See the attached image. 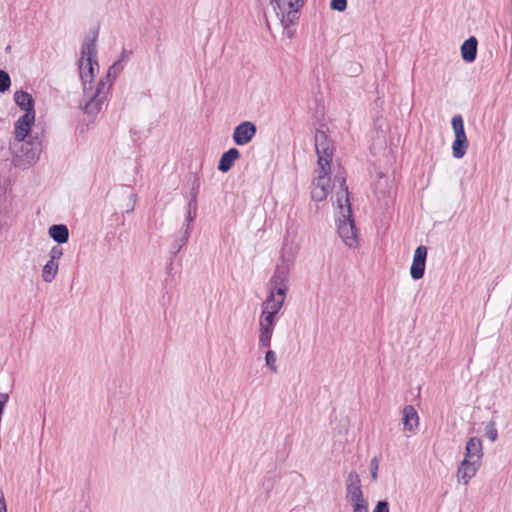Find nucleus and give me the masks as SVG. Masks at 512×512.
I'll use <instances>...</instances> for the list:
<instances>
[{
	"mask_svg": "<svg viewBox=\"0 0 512 512\" xmlns=\"http://www.w3.org/2000/svg\"><path fill=\"white\" fill-rule=\"evenodd\" d=\"M338 183L340 191L336 193V207L339 209L337 230L340 238L350 248L358 246V230L352 214L350 194L346 184V178L340 174L334 177V185Z\"/></svg>",
	"mask_w": 512,
	"mask_h": 512,
	"instance_id": "obj_1",
	"label": "nucleus"
},
{
	"mask_svg": "<svg viewBox=\"0 0 512 512\" xmlns=\"http://www.w3.org/2000/svg\"><path fill=\"white\" fill-rule=\"evenodd\" d=\"M9 151L11 165L20 170H27L39 160L42 143L37 135L30 137L28 141H10Z\"/></svg>",
	"mask_w": 512,
	"mask_h": 512,
	"instance_id": "obj_2",
	"label": "nucleus"
},
{
	"mask_svg": "<svg viewBox=\"0 0 512 512\" xmlns=\"http://www.w3.org/2000/svg\"><path fill=\"white\" fill-rule=\"evenodd\" d=\"M96 40L97 33L91 39H86L81 48V60L79 63V74L83 84L84 93H87L88 87L87 84H91L94 78V65L98 66L96 55ZM91 90V86L89 87Z\"/></svg>",
	"mask_w": 512,
	"mask_h": 512,
	"instance_id": "obj_3",
	"label": "nucleus"
},
{
	"mask_svg": "<svg viewBox=\"0 0 512 512\" xmlns=\"http://www.w3.org/2000/svg\"><path fill=\"white\" fill-rule=\"evenodd\" d=\"M282 26L287 30L288 37L292 36L289 27L296 24L298 12L304 5V0H270Z\"/></svg>",
	"mask_w": 512,
	"mask_h": 512,
	"instance_id": "obj_4",
	"label": "nucleus"
},
{
	"mask_svg": "<svg viewBox=\"0 0 512 512\" xmlns=\"http://www.w3.org/2000/svg\"><path fill=\"white\" fill-rule=\"evenodd\" d=\"M314 140L315 149L318 157L317 163L319 168L322 170H325V168L330 169L334 153L333 142L329 139L326 132L320 129L316 131Z\"/></svg>",
	"mask_w": 512,
	"mask_h": 512,
	"instance_id": "obj_5",
	"label": "nucleus"
},
{
	"mask_svg": "<svg viewBox=\"0 0 512 512\" xmlns=\"http://www.w3.org/2000/svg\"><path fill=\"white\" fill-rule=\"evenodd\" d=\"M451 124L455 135V139L452 143V155L456 159H461L466 154L469 146L462 116L459 114L454 115Z\"/></svg>",
	"mask_w": 512,
	"mask_h": 512,
	"instance_id": "obj_6",
	"label": "nucleus"
},
{
	"mask_svg": "<svg viewBox=\"0 0 512 512\" xmlns=\"http://www.w3.org/2000/svg\"><path fill=\"white\" fill-rule=\"evenodd\" d=\"M289 271L287 267L277 266L269 281V293L285 296L288 291Z\"/></svg>",
	"mask_w": 512,
	"mask_h": 512,
	"instance_id": "obj_7",
	"label": "nucleus"
},
{
	"mask_svg": "<svg viewBox=\"0 0 512 512\" xmlns=\"http://www.w3.org/2000/svg\"><path fill=\"white\" fill-rule=\"evenodd\" d=\"M257 132V127L253 122L244 121L234 128L232 139L238 146L248 144Z\"/></svg>",
	"mask_w": 512,
	"mask_h": 512,
	"instance_id": "obj_8",
	"label": "nucleus"
},
{
	"mask_svg": "<svg viewBox=\"0 0 512 512\" xmlns=\"http://www.w3.org/2000/svg\"><path fill=\"white\" fill-rule=\"evenodd\" d=\"M35 117L24 113L14 124V137L11 141H28Z\"/></svg>",
	"mask_w": 512,
	"mask_h": 512,
	"instance_id": "obj_9",
	"label": "nucleus"
},
{
	"mask_svg": "<svg viewBox=\"0 0 512 512\" xmlns=\"http://www.w3.org/2000/svg\"><path fill=\"white\" fill-rule=\"evenodd\" d=\"M346 498L352 504L364 502L361 481L357 473L351 472L346 481Z\"/></svg>",
	"mask_w": 512,
	"mask_h": 512,
	"instance_id": "obj_10",
	"label": "nucleus"
},
{
	"mask_svg": "<svg viewBox=\"0 0 512 512\" xmlns=\"http://www.w3.org/2000/svg\"><path fill=\"white\" fill-rule=\"evenodd\" d=\"M427 258V248L420 245L414 252L413 262L410 267V275L414 280L421 279L425 273V265Z\"/></svg>",
	"mask_w": 512,
	"mask_h": 512,
	"instance_id": "obj_11",
	"label": "nucleus"
},
{
	"mask_svg": "<svg viewBox=\"0 0 512 512\" xmlns=\"http://www.w3.org/2000/svg\"><path fill=\"white\" fill-rule=\"evenodd\" d=\"M480 467V462L477 460H470L464 458L457 471V477L459 481H463L467 484L469 480L475 476Z\"/></svg>",
	"mask_w": 512,
	"mask_h": 512,
	"instance_id": "obj_12",
	"label": "nucleus"
},
{
	"mask_svg": "<svg viewBox=\"0 0 512 512\" xmlns=\"http://www.w3.org/2000/svg\"><path fill=\"white\" fill-rule=\"evenodd\" d=\"M14 101L24 113H29L31 116L35 117V101L31 94L24 90H18L14 93Z\"/></svg>",
	"mask_w": 512,
	"mask_h": 512,
	"instance_id": "obj_13",
	"label": "nucleus"
},
{
	"mask_svg": "<svg viewBox=\"0 0 512 512\" xmlns=\"http://www.w3.org/2000/svg\"><path fill=\"white\" fill-rule=\"evenodd\" d=\"M482 456L483 450L481 440L477 437H471L466 443L464 458L481 462Z\"/></svg>",
	"mask_w": 512,
	"mask_h": 512,
	"instance_id": "obj_14",
	"label": "nucleus"
},
{
	"mask_svg": "<svg viewBox=\"0 0 512 512\" xmlns=\"http://www.w3.org/2000/svg\"><path fill=\"white\" fill-rule=\"evenodd\" d=\"M240 157V152L237 148H230L224 152L218 162V170L226 173L234 165V162Z\"/></svg>",
	"mask_w": 512,
	"mask_h": 512,
	"instance_id": "obj_15",
	"label": "nucleus"
},
{
	"mask_svg": "<svg viewBox=\"0 0 512 512\" xmlns=\"http://www.w3.org/2000/svg\"><path fill=\"white\" fill-rule=\"evenodd\" d=\"M477 45L478 41L474 36L469 37L463 42L461 45V56L465 62L471 63L476 59Z\"/></svg>",
	"mask_w": 512,
	"mask_h": 512,
	"instance_id": "obj_16",
	"label": "nucleus"
},
{
	"mask_svg": "<svg viewBox=\"0 0 512 512\" xmlns=\"http://www.w3.org/2000/svg\"><path fill=\"white\" fill-rule=\"evenodd\" d=\"M402 423L406 430L413 432L419 424V416L416 409L412 405H407L403 409Z\"/></svg>",
	"mask_w": 512,
	"mask_h": 512,
	"instance_id": "obj_17",
	"label": "nucleus"
},
{
	"mask_svg": "<svg viewBox=\"0 0 512 512\" xmlns=\"http://www.w3.org/2000/svg\"><path fill=\"white\" fill-rule=\"evenodd\" d=\"M49 236L59 245L68 242L69 230L64 224H54L48 229Z\"/></svg>",
	"mask_w": 512,
	"mask_h": 512,
	"instance_id": "obj_18",
	"label": "nucleus"
},
{
	"mask_svg": "<svg viewBox=\"0 0 512 512\" xmlns=\"http://www.w3.org/2000/svg\"><path fill=\"white\" fill-rule=\"evenodd\" d=\"M190 238V228L188 226L182 230L179 231V233L176 235L175 240L173 244L171 245V256L175 257L181 249L186 246L188 243V240Z\"/></svg>",
	"mask_w": 512,
	"mask_h": 512,
	"instance_id": "obj_19",
	"label": "nucleus"
},
{
	"mask_svg": "<svg viewBox=\"0 0 512 512\" xmlns=\"http://www.w3.org/2000/svg\"><path fill=\"white\" fill-rule=\"evenodd\" d=\"M259 326H260V328H259V331H260L259 344L262 347L268 348L271 345V338H272V334H273L275 325H272V324L267 323L260 319Z\"/></svg>",
	"mask_w": 512,
	"mask_h": 512,
	"instance_id": "obj_20",
	"label": "nucleus"
},
{
	"mask_svg": "<svg viewBox=\"0 0 512 512\" xmlns=\"http://www.w3.org/2000/svg\"><path fill=\"white\" fill-rule=\"evenodd\" d=\"M285 296H278L273 293H268L266 300L262 304V310L279 313L283 307Z\"/></svg>",
	"mask_w": 512,
	"mask_h": 512,
	"instance_id": "obj_21",
	"label": "nucleus"
},
{
	"mask_svg": "<svg viewBox=\"0 0 512 512\" xmlns=\"http://www.w3.org/2000/svg\"><path fill=\"white\" fill-rule=\"evenodd\" d=\"M89 98V100L85 103L83 112L88 115H96L100 109L102 104L104 103V99L97 97L94 94L89 95L88 92L85 94Z\"/></svg>",
	"mask_w": 512,
	"mask_h": 512,
	"instance_id": "obj_22",
	"label": "nucleus"
},
{
	"mask_svg": "<svg viewBox=\"0 0 512 512\" xmlns=\"http://www.w3.org/2000/svg\"><path fill=\"white\" fill-rule=\"evenodd\" d=\"M330 169L325 168V170H322L319 168V175L314 179L313 184L318 186L320 189L324 190L326 192V195L328 196L330 192Z\"/></svg>",
	"mask_w": 512,
	"mask_h": 512,
	"instance_id": "obj_23",
	"label": "nucleus"
},
{
	"mask_svg": "<svg viewBox=\"0 0 512 512\" xmlns=\"http://www.w3.org/2000/svg\"><path fill=\"white\" fill-rule=\"evenodd\" d=\"M58 262L48 261L42 270V278L45 282L51 283L58 273Z\"/></svg>",
	"mask_w": 512,
	"mask_h": 512,
	"instance_id": "obj_24",
	"label": "nucleus"
},
{
	"mask_svg": "<svg viewBox=\"0 0 512 512\" xmlns=\"http://www.w3.org/2000/svg\"><path fill=\"white\" fill-rule=\"evenodd\" d=\"M111 85H112V80H110V82H107V78L105 76L104 78H102L99 81L97 88L93 94L96 95L97 97H100V98L106 100L107 93H108Z\"/></svg>",
	"mask_w": 512,
	"mask_h": 512,
	"instance_id": "obj_25",
	"label": "nucleus"
},
{
	"mask_svg": "<svg viewBox=\"0 0 512 512\" xmlns=\"http://www.w3.org/2000/svg\"><path fill=\"white\" fill-rule=\"evenodd\" d=\"M123 70V64L121 63V60H117L114 62L108 69L106 78L107 82H110V80H114L118 74Z\"/></svg>",
	"mask_w": 512,
	"mask_h": 512,
	"instance_id": "obj_26",
	"label": "nucleus"
},
{
	"mask_svg": "<svg viewBox=\"0 0 512 512\" xmlns=\"http://www.w3.org/2000/svg\"><path fill=\"white\" fill-rule=\"evenodd\" d=\"M11 86V78L5 70L0 69V93H5Z\"/></svg>",
	"mask_w": 512,
	"mask_h": 512,
	"instance_id": "obj_27",
	"label": "nucleus"
},
{
	"mask_svg": "<svg viewBox=\"0 0 512 512\" xmlns=\"http://www.w3.org/2000/svg\"><path fill=\"white\" fill-rule=\"evenodd\" d=\"M485 433H486L487 438L491 442H495L497 440V438H498V431L495 428V421L494 420H491V421H489L487 423V425L485 426Z\"/></svg>",
	"mask_w": 512,
	"mask_h": 512,
	"instance_id": "obj_28",
	"label": "nucleus"
},
{
	"mask_svg": "<svg viewBox=\"0 0 512 512\" xmlns=\"http://www.w3.org/2000/svg\"><path fill=\"white\" fill-rule=\"evenodd\" d=\"M265 363L266 366L271 369V371L276 372L277 367L275 365L276 363V354L272 350H267L265 354Z\"/></svg>",
	"mask_w": 512,
	"mask_h": 512,
	"instance_id": "obj_29",
	"label": "nucleus"
},
{
	"mask_svg": "<svg viewBox=\"0 0 512 512\" xmlns=\"http://www.w3.org/2000/svg\"><path fill=\"white\" fill-rule=\"evenodd\" d=\"M327 195H326V192L322 189H320L318 186H316L315 184H313V188H312V191H311V198L314 200V201H322L324 199H326Z\"/></svg>",
	"mask_w": 512,
	"mask_h": 512,
	"instance_id": "obj_30",
	"label": "nucleus"
},
{
	"mask_svg": "<svg viewBox=\"0 0 512 512\" xmlns=\"http://www.w3.org/2000/svg\"><path fill=\"white\" fill-rule=\"evenodd\" d=\"M277 315H278V313H276V312H271V311H268V310H262L260 319L265 321V322H267V323L275 325L276 324Z\"/></svg>",
	"mask_w": 512,
	"mask_h": 512,
	"instance_id": "obj_31",
	"label": "nucleus"
},
{
	"mask_svg": "<svg viewBox=\"0 0 512 512\" xmlns=\"http://www.w3.org/2000/svg\"><path fill=\"white\" fill-rule=\"evenodd\" d=\"M63 255V249L58 245L53 246L49 252L50 261L58 262Z\"/></svg>",
	"mask_w": 512,
	"mask_h": 512,
	"instance_id": "obj_32",
	"label": "nucleus"
},
{
	"mask_svg": "<svg viewBox=\"0 0 512 512\" xmlns=\"http://www.w3.org/2000/svg\"><path fill=\"white\" fill-rule=\"evenodd\" d=\"M330 7L332 10L342 12L347 7V0H331Z\"/></svg>",
	"mask_w": 512,
	"mask_h": 512,
	"instance_id": "obj_33",
	"label": "nucleus"
},
{
	"mask_svg": "<svg viewBox=\"0 0 512 512\" xmlns=\"http://www.w3.org/2000/svg\"><path fill=\"white\" fill-rule=\"evenodd\" d=\"M373 512H389V503L386 500L378 501Z\"/></svg>",
	"mask_w": 512,
	"mask_h": 512,
	"instance_id": "obj_34",
	"label": "nucleus"
},
{
	"mask_svg": "<svg viewBox=\"0 0 512 512\" xmlns=\"http://www.w3.org/2000/svg\"><path fill=\"white\" fill-rule=\"evenodd\" d=\"M199 189H200L199 179H198L197 176H194V179H193V182H192V187H191V196L193 198H197V195L199 193Z\"/></svg>",
	"mask_w": 512,
	"mask_h": 512,
	"instance_id": "obj_35",
	"label": "nucleus"
},
{
	"mask_svg": "<svg viewBox=\"0 0 512 512\" xmlns=\"http://www.w3.org/2000/svg\"><path fill=\"white\" fill-rule=\"evenodd\" d=\"M353 512H368L367 502L354 503Z\"/></svg>",
	"mask_w": 512,
	"mask_h": 512,
	"instance_id": "obj_36",
	"label": "nucleus"
},
{
	"mask_svg": "<svg viewBox=\"0 0 512 512\" xmlns=\"http://www.w3.org/2000/svg\"><path fill=\"white\" fill-rule=\"evenodd\" d=\"M196 216V211H191V210H188V213H187V216H186V219H185V223L183 225V228H186L188 226V228L191 229V222H193L194 218Z\"/></svg>",
	"mask_w": 512,
	"mask_h": 512,
	"instance_id": "obj_37",
	"label": "nucleus"
},
{
	"mask_svg": "<svg viewBox=\"0 0 512 512\" xmlns=\"http://www.w3.org/2000/svg\"><path fill=\"white\" fill-rule=\"evenodd\" d=\"M136 201H137L136 194H130V196H129V203H128L127 209H126L127 213H130V212H132L134 210Z\"/></svg>",
	"mask_w": 512,
	"mask_h": 512,
	"instance_id": "obj_38",
	"label": "nucleus"
},
{
	"mask_svg": "<svg viewBox=\"0 0 512 512\" xmlns=\"http://www.w3.org/2000/svg\"><path fill=\"white\" fill-rule=\"evenodd\" d=\"M377 470H378V460H377V458H373L371 461V476L373 479L377 478Z\"/></svg>",
	"mask_w": 512,
	"mask_h": 512,
	"instance_id": "obj_39",
	"label": "nucleus"
},
{
	"mask_svg": "<svg viewBox=\"0 0 512 512\" xmlns=\"http://www.w3.org/2000/svg\"><path fill=\"white\" fill-rule=\"evenodd\" d=\"M197 208V198H193L191 196L189 203H188V210L196 211Z\"/></svg>",
	"mask_w": 512,
	"mask_h": 512,
	"instance_id": "obj_40",
	"label": "nucleus"
},
{
	"mask_svg": "<svg viewBox=\"0 0 512 512\" xmlns=\"http://www.w3.org/2000/svg\"><path fill=\"white\" fill-rule=\"evenodd\" d=\"M0 512H7L6 502L2 491L0 490Z\"/></svg>",
	"mask_w": 512,
	"mask_h": 512,
	"instance_id": "obj_41",
	"label": "nucleus"
},
{
	"mask_svg": "<svg viewBox=\"0 0 512 512\" xmlns=\"http://www.w3.org/2000/svg\"><path fill=\"white\" fill-rule=\"evenodd\" d=\"M130 53H131V52H128V51H127V50H125V49L122 51L121 57H120V59H119V60H121V63H122L123 61H125V60H128V58H129V54H130Z\"/></svg>",
	"mask_w": 512,
	"mask_h": 512,
	"instance_id": "obj_42",
	"label": "nucleus"
}]
</instances>
